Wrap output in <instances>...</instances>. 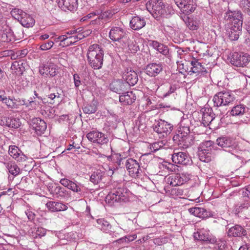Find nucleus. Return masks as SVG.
Here are the masks:
<instances>
[{
  "label": "nucleus",
  "instance_id": "obj_1",
  "mask_svg": "<svg viewBox=\"0 0 250 250\" xmlns=\"http://www.w3.org/2000/svg\"><path fill=\"white\" fill-rule=\"evenodd\" d=\"M146 6L147 10L157 20L160 17L168 18L174 13L172 6L162 0H149Z\"/></svg>",
  "mask_w": 250,
  "mask_h": 250
},
{
  "label": "nucleus",
  "instance_id": "obj_2",
  "mask_svg": "<svg viewBox=\"0 0 250 250\" xmlns=\"http://www.w3.org/2000/svg\"><path fill=\"white\" fill-rule=\"evenodd\" d=\"M104 51L101 46L97 44L90 45L86 57L90 66L94 69H100L103 64Z\"/></svg>",
  "mask_w": 250,
  "mask_h": 250
},
{
  "label": "nucleus",
  "instance_id": "obj_3",
  "mask_svg": "<svg viewBox=\"0 0 250 250\" xmlns=\"http://www.w3.org/2000/svg\"><path fill=\"white\" fill-rule=\"evenodd\" d=\"M128 189L120 184L107 194L105 197V201L112 205L115 203L125 202L128 199Z\"/></svg>",
  "mask_w": 250,
  "mask_h": 250
},
{
  "label": "nucleus",
  "instance_id": "obj_4",
  "mask_svg": "<svg viewBox=\"0 0 250 250\" xmlns=\"http://www.w3.org/2000/svg\"><path fill=\"white\" fill-rule=\"evenodd\" d=\"M235 100L234 95L230 91H223L216 94L213 98L214 106L229 105Z\"/></svg>",
  "mask_w": 250,
  "mask_h": 250
},
{
  "label": "nucleus",
  "instance_id": "obj_5",
  "mask_svg": "<svg viewBox=\"0 0 250 250\" xmlns=\"http://www.w3.org/2000/svg\"><path fill=\"white\" fill-rule=\"evenodd\" d=\"M112 145V142L111 141L110 147L111 149V154L110 156H108L107 157V159L109 161H111L115 164V167L109 168V174H113V169H117L118 168H122L125 166L124 163V161H125V156H124V154L114 152L113 150Z\"/></svg>",
  "mask_w": 250,
  "mask_h": 250
},
{
  "label": "nucleus",
  "instance_id": "obj_6",
  "mask_svg": "<svg viewBox=\"0 0 250 250\" xmlns=\"http://www.w3.org/2000/svg\"><path fill=\"white\" fill-rule=\"evenodd\" d=\"M250 61V56L244 52H234L230 58V63L237 67H244Z\"/></svg>",
  "mask_w": 250,
  "mask_h": 250
},
{
  "label": "nucleus",
  "instance_id": "obj_7",
  "mask_svg": "<svg viewBox=\"0 0 250 250\" xmlns=\"http://www.w3.org/2000/svg\"><path fill=\"white\" fill-rule=\"evenodd\" d=\"M86 137L91 142L99 146L106 145L109 141L106 134L98 130L89 132L86 134Z\"/></svg>",
  "mask_w": 250,
  "mask_h": 250
},
{
  "label": "nucleus",
  "instance_id": "obj_8",
  "mask_svg": "<svg viewBox=\"0 0 250 250\" xmlns=\"http://www.w3.org/2000/svg\"><path fill=\"white\" fill-rule=\"evenodd\" d=\"M95 226L103 232L108 233L112 237H117L121 233L120 230H112L111 225L104 218L97 219Z\"/></svg>",
  "mask_w": 250,
  "mask_h": 250
},
{
  "label": "nucleus",
  "instance_id": "obj_9",
  "mask_svg": "<svg viewBox=\"0 0 250 250\" xmlns=\"http://www.w3.org/2000/svg\"><path fill=\"white\" fill-rule=\"evenodd\" d=\"M217 144L226 151L233 154L236 151V145L234 141L228 137H220L216 140Z\"/></svg>",
  "mask_w": 250,
  "mask_h": 250
},
{
  "label": "nucleus",
  "instance_id": "obj_10",
  "mask_svg": "<svg viewBox=\"0 0 250 250\" xmlns=\"http://www.w3.org/2000/svg\"><path fill=\"white\" fill-rule=\"evenodd\" d=\"M125 167L129 175L133 177H139L142 171L138 162L132 158H128L125 161Z\"/></svg>",
  "mask_w": 250,
  "mask_h": 250
},
{
  "label": "nucleus",
  "instance_id": "obj_11",
  "mask_svg": "<svg viewBox=\"0 0 250 250\" xmlns=\"http://www.w3.org/2000/svg\"><path fill=\"white\" fill-rule=\"evenodd\" d=\"M190 179V175L187 173L172 174L167 178V182L173 187L184 184Z\"/></svg>",
  "mask_w": 250,
  "mask_h": 250
},
{
  "label": "nucleus",
  "instance_id": "obj_12",
  "mask_svg": "<svg viewBox=\"0 0 250 250\" xmlns=\"http://www.w3.org/2000/svg\"><path fill=\"white\" fill-rule=\"evenodd\" d=\"M173 129V125L164 120H160L156 122L153 129L158 134H161L160 137L167 136Z\"/></svg>",
  "mask_w": 250,
  "mask_h": 250
},
{
  "label": "nucleus",
  "instance_id": "obj_13",
  "mask_svg": "<svg viewBox=\"0 0 250 250\" xmlns=\"http://www.w3.org/2000/svg\"><path fill=\"white\" fill-rule=\"evenodd\" d=\"M213 142L211 141L203 143L200 146L199 156L201 161L208 162L211 159V147Z\"/></svg>",
  "mask_w": 250,
  "mask_h": 250
},
{
  "label": "nucleus",
  "instance_id": "obj_14",
  "mask_svg": "<svg viewBox=\"0 0 250 250\" xmlns=\"http://www.w3.org/2000/svg\"><path fill=\"white\" fill-rule=\"evenodd\" d=\"M174 1L181 12L186 15L190 14L196 8V5L193 0H174Z\"/></svg>",
  "mask_w": 250,
  "mask_h": 250
},
{
  "label": "nucleus",
  "instance_id": "obj_15",
  "mask_svg": "<svg viewBox=\"0 0 250 250\" xmlns=\"http://www.w3.org/2000/svg\"><path fill=\"white\" fill-rule=\"evenodd\" d=\"M172 162L176 164L188 165L191 163V159L186 152L174 151L171 156Z\"/></svg>",
  "mask_w": 250,
  "mask_h": 250
},
{
  "label": "nucleus",
  "instance_id": "obj_16",
  "mask_svg": "<svg viewBox=\"0 0 250 250\" xmlns=\"http://www.w3.org/2000/svg\"><path fill=\"white\" fill-rule=\"evenodd\" d=\"M163 69V67L161 63L151 62L145 66L144 71L149 77H156Z\"/></svg>",
  "mask_w": 250,
  "mask_h": 250
},
{
  "label": "nucleus",
  "instance_id": "obj_17",
  "mask_svg": "<svg viewBox=\"0 0 250 250\" xmlns=\"http://www.w3.org/2000/svg\"><path fill=\"white\" fill-rule=\"evenodd\" d=\"M39 72L43 77H53L57 74L56 66L54 63L48 62L40 67Z\"/></svg>",
  "mask_w": 250,
  "mask_h": 250
},
{
  "label": "nucleus",
  "instance_id": "obj_18",
  "mask_svg": "<svg viewBox=\"0 0 250 250\" xmlns=\"http://www.w3.org/2000/svg\"><path fill=\"white\" fill-rule=\"evenodd\" d=\"M225 18L231 22V25H242L243 17L240 11H229L226 13Z\"/></svg>",
  "mask_w": 250,
  "mask_h": 250
},
{
  "label": "nucleus",
  "instance_id": "obj_19",
  "mask_svg": "<svg viewBox=\"0 0 250 250\" xmlns=\"http://www.w3.org/2000/svg\"><path fill=\"white\" fill-rule=\"evenodd\" d=\"M32 127L38 135H41L45 131L47 125L46 123L40 118H36L32 121Z\"/></svg>",
  "mask_w": 250,
  "mask_h": 250
},
{
  "label": "nucleus",
  "instance_id": "obj_20",
  "mask_svg": "<svg viewBox=\"0 0 250 250\" xmlns=\"http://www.w3.org/2000/svg\"><path fill=\"white\" fill-rule=\"evenodd\" d=\"M125 34L126 32L124 28L121 27L114 26L110 30L109 37L113 41L119 42L125 37Z\"/></svg>",
  "mask_w": 250,
  "mask_h": 250
},
{
  "label": "nucleus",
  "instance_id": "obj_21",
  "mask_svg": "<svg viewBox=\"0 0 250 250\" xmlns=\"http://www.w3.org/2000/svg\"><path fill=\"white\" fill-rule=\"evenodd\" d=\"M8 151L10 155L17 161L24 162L27 159V156L16 146H10Z\"/></svg>",
  "mask_w": 250,
  "mask_h": 250
},
{
  "label": "nucleus",
  "instance_id": "obj_22",
  "mask_svg": "<svg viewBox=\"0 0 250 250\" xmlns=\"http://www.w3.org/2000/svg\"><path fill=\"white\" fill-rule=\"evenodd\" d=\"M227 231L228 236L229 237H242L246 235V230L241 226L239 225H235L234 226L229 228Z\"/></svg>",
  "mask_w": 250,
  "mask_h": 250
},
{
  "label": "nucleus",
  "instance_id": "obj_23",
  "mask_svg": "<svg viewBox=\"0 0 250 250\" xmlns=\"http://www.w3.org/2000/svg\"><path fill=\"white\" fill-rule=\"evenodd\" d=\"M15 40V36L11 28L8 25L3 27L0 32V41L2 42H9Z\"/></svg>",
  "mask_w": 250,
  "mask_h": 250
},
{
  "label": "nucleus",
  "instance_id": "obj_24",
  "mask_svg": "<svg viewBox=\"0 0 250 250\" xmlns=\"http://www.w3.org/2000/svg\"><path fill=\"white\" fill-rule=\"evenodd\" d=\"M123 78L125 80L126 83L129 85H134L138 81L137 73L131 68H127L124 74Z\"/></svg>",
  "mask_w": 250,
  "mask_h": 250
},
{
  "label": "nucleus",
  "instance_id": "obj_25",
  "mask_svg": "<svg viewBox=\"0 0 250 250\" xmlns=\"http://www.w3.org/2000/svg\"><path fill=\"white\" fill-rule=\"evenodd\" d=\"M60 183L73 192L78 193L81 191L82 185L76 181H72L66 178H62Z\"/></svg>",
  "mask_w": 250,
  "mask_h": 250
},
{
  "label": "nucleus",
  "instance_id": "obj_26",
  "mask_svg": "<svg viewBox=\"0 0 250 250\" xmlns=\"http://www.w3.org/2000/svg\"><path fill=\"white\" fill-rule=\"evenodd\" d=\"M202 113V123L205 126H207L211 123L214 119V114L212 112V108H204L201 110Z\"/></svg>",
  "mask_w": 250,
  "mask_h": 250
},
{
  "label": "nucleus",
  "instance_id": "obj_27",
  "mask_svg": "<svg viewBox=\"0 0 250 250\" xmlns=\"http://www.w3.org/2000/svg\"><path fill=\"white\" fill-rule=\"evenodd\" d=\"M173 141L176 145H182L183 147L186 148L188 147L190 145V141L192 139H189L188 137H186L183 134H181L178 131L173 137Z\"/></svg>",
  "mask_w": 250,
  "mask_h": 250
},
{
  "label": "nucleus",
  "instance_id": "obj_28",
  "mask_svg": "<svg viewBox=\"0 0 250 250\" xmlns=\"http://www.w3.org/2000/svg\"><path fill=\"white\" fill-rule=\"evenodd\" d=\"M242 25H230L227 29V34L231 41H236L241 34Z\"/></svg>",
  "mask_w": 250,
  "mask_h": 250
},
{
  "label": "nucleus",
  "instance_id": "obj_29",
  "mask_svg": "<svg viewBox=\"0 0 250 250\" xmlns=\"http://www.w3.org/2000/svg\"><path fill=\"white\" fill-rule=\"evenodd\" d=\"M59 6L63 10L71 11L75 10L77 7V0H57Z\"/></svg>",
  "mask_w": 250,
  "mask_h": 250
},
{
  "label": "nucleus",
  "instance_id": "obj_30",
  "mask_svg": "<svg viewBox=\"0 0 250 250\" xmlns=\"http://www.w3.org/2000/svg\"><path fill=\"white\" fill-rule=\"evenodd\" d=\"M48 209L51 212L64 211L67 209L66 205L58 202L49 201L46 204Z\"/></svg>",
  "mask_w": 250,
  "mask_h": 250
},
{
  "label": "nucleus",
  "instance_id": "obj_31",
  "mask_svg": "<svg viewBox=\"0 0 250 250\" xmlns=\"http://www.w3.org/2000/svg\"><path fill=\"white\" fill-rule=\"evenodd\" d=\"M146 21L144 18L134 16L130 21V27L134 30L142 29L146 25Z\"/></svg>",
  "mask_w": 250,
  "mask_h": 250
},
{
  "label": "nucleus",
  "instance_id": "obj_32",
  "mask_svg": "<svg viewBox=\"0 0 250 250\" xmlns=\"http://www.w3.org/2000/svg\"><path fill=\"white\" fill-rule=\"evenodd\" d=\"M195 239L200 241L211 242L212 239L210 237L208 230L204 228L198 229L196 232L194 233Z\"/></svg>",
  "mask_w": 250,
  "mask_h": 250
},
{
  "label": "nucleus",
  "instance_id": "obj_33",
  "mask_svg": "<svg viewBox=\"0 0 250 250\" xmlns=\"http://www.w3.org/2000/svg\"><path fill=\"white\" fill-rule=\"evenodd\" d=\"M136 100V96L132 92H127L120 96L119 101L123 105L131 104Z\"/></svg>",
  "mask_w": 250,
  "mask_h": 250
},
{
  "label": "nucleus",
  "instance_id": "obj_34",
  "mask_svg": "<svg viewBox=\"0 0 250 250\" xmlns=\"http://www.w3.org/2000/svg\"><path fill=\"white\" fill-rule=\"evenodd\" d=\"M127 84L122 80H116L113 81L110 84V89L118 94H120L122 91L125 90Z\"/></svg>",
  "mask_w": 250,
  "mask_h": 250
},
{
  "label": "nucleus",
  "instance_id": "obj_35",
  "mask_svg": "<svg viewBox=\"0 0 250 250\" xmlns=\"http://www.w3.org/2000/svg\"><path fill=\"white\" fill-rule=\"evenodd\" d=\"M248 110L246 105L240 104L234 106L230 112L232 116H240L244 115Z\"/></svg>",
  "mask_w": 250,
  "mask_h": 250
},
{
  "label": "nucleus",
  "instance_id": "obj_36",
  "mask_svg": "<svg viewBox=\"0 0 250 250\" xmlns=\"http://www.w3.org/2000/svg\"><path fill=\"white\" fill-rule=\"evenodd\" d=\"M149 45L163 55H167L169 53L168 47L157 41H151L149 43Z\"/></svg>",
  "mask_w": 250,
  "mask_h": 250
},
{
  "label": "nucleus",
  "instance_id": "obj_37",
  "mask_svg": "<svg viewBox=\"0 0 250 250\" xmlns=\"http://www.w3.org/2000/svg\"><path fill=\"white\" fill-rule=\"evenodd\" d=\"M189 212L199 218H206L208 216V213L203 208L193 207L188 209Z\"/></svg>",
  "mask_w": 250,
  "mask_h": 250
},
{
  "label": "nucleus",
  "instance_id": "obj_38",
  "mask_svg": "<svg viewBox=\"0 0 250 250\" xmlns=\"http://www.w3.org/2000/svg\"><path fill=\"white\" fill-rule=\"evenodd\" d=\"M22 18L19 21L22 26L25 27H32L35 22V20L30 15L25 13Z\"/></svg>",
  "mask_w": 250,
  "mask_h": 250
},
{
  "label": "nucleus",
  "instance_id": "obj_39",
  "mask_svg": "<svg viewBox=\"0 0 250 250\" xmlns=\"http://www.w3.org/2000/svg\"><path fill=\"white\" fill-rule=\"evenodd\" d=\"M104 176V172L98 169L94 171L90 177V181L94 185L100 183Z\"/></svg>",
  "mask_w": 250,
  "mask_h": 250
},
{
  "label": "nucleus",
  "instance_id": "obj_40",
  "mask_svg": "<svg viewBox=\"0 0 250 250\" xmlns=\"http://www.w3.org/2000/svg\"><path fill=\"white\" fill-rule=\"evenodd\" d=\"M190 64L191 67L189 72L193 73H199L202 72L205 70V67L202 65V63L200 62L198 60L193 59L190 62Z\"/></svg>",
  "mask_w": 250,
  "mask_h": 250
},
{
  "label": "nucleus",
  "instance_id": "obj_41",
  "mask_svg": "<svg viewBox=\"0 0 250 250\" xmlns=\"http://www.w3.org/2000/svg\"><path fill=\"white\" fill-rule=\"evenodd\" d=\"M98 103L95 100H93L91 103L84 105L83 108V111L85 114H92L95 113L97 109Z\"/></svg>",
  "mask_w": 250,
  "mask_h": 250
},
{
  "label": "nucleus",
  "instance_id": "obj_42",
  "mask_svg": "<svg viewBox=\"0 0 250 250\" xmlns=\"http://www.w3.org/2000/svg\"><path fill=\"white\" fill-rule=\"evenodd\" d=\"M210 243H214L212 250H227L228 249L227 242L224 240L219 239L217 240L212 239Z\"/></svg>",
  "mask_w": 250,
  "mask_h": 250
},
{
  "label": "nucleus",
  "instance_id": "obj_43",
  "mask_svg": "<svg viewBox=\"0 0 250 250\" xmlns=\"http://www.w3.org/2000/svg\"><path fill=\"white\" fill-rule=\"evenodd\" d=\"M6 167L9 172L15 177L18 175L20 172V169L18 166L14 163L9 162L6 164Z\"/></svg>",
  "mask_w": 250,
  "mask_h": 250
},
{
  "label": "nucleus",
  "instance_id": "obj_44",
  "mask_svg": "<svg viewBox=\"0 0 250 250\" xmlns=\"http://www.w3.org/2000/svg\"><path fill=\"white\" fill-rule=\"evenodd\" d=\"M110 13L108 11L104 12L100 14V15L97 16L96 18L91 20V24H100V21H106V19L110 17Z\"/></svg>",
  "mask_w": 250,
  "mask_h": 250
},
{
  "label": "nucleus",
  "instance_id": "obj_45",
  "mask_svg": "<svg viewBox=\"0 0 250 250\" xmlns=\"http://www.w3.org/2000/svg\"><path fill=\"white\" fill-rule=\"evenodd\" d=\"M180 132L181 134H183L186 137H188L189 139H191V138L189 135L190 133V129L188 125H186V123H184V121H182L180 123L178 130H177Z\"/></svg>",
  "mask_w": 250,
  "mask_h": 250
},
{
  "label": "nucleus",
  "instance_id": "obj_46",
  "mask_svg": "<svg viewBox=\"0 0 250 250\" xmlns=\"http://www.w3.org/2000/svg\"><path fill=\"white\" fill-rule=\"evenodd\" d=\"M6 125L12 128H17L21 125L20 120L14 118H8L6 120Z\"/></svg>",
  "mask_w": 250,
  "mask_h": 250
},
{
  "label": "nucleus",
  "instance_id": "obj_47",
  "mask_svg": "<svg viewBox=\"0 0 250 250\" xmlns=\"http://www.w3.org/2000/svg\"><path fill=\"white\" fill-rule=\"evenodd\" d=\"M52 193L56 197H64L66 195V191L63 188L60 186H57L52 190Z\"/></svg>",
  "mask_w": 250,
  "mask_h": 250
},
{
  "label": "nucleus",
  "instance_id": "obj_48",
  "mask_svg": "<svg viewBox=\"0 0 250 250\" xmlns=\"http://www.w3.org/2000/svg\"><path fill=\"white\" fill-rule=\"evenodd\" d=\"M84 36L82 34H78L77 35H74L68 37V42L67 43H64L65 46H68L74 44L78 41L83 38Z\"/></svg>",
  "mask_w": 250,
  "mask_h": 250
},
{
  "label": "nucleus",
  "instance_id": "obj_49",
  "mask_svg": "<svg viewBox=\"0 0 250 250\" xmlns=\"http://www.w3.org/2000/svg\"><path fill=\"white\" fill-rule=\"evenodd\" d=\"M22 62L15 61L12 63L11 69L13 71V73L16 74H21L22 73L23 69L22 66Z\"/></svg>",
  "mask_w": 250,
  "mask_h": 250
},
{
  "label": "nucleus",
  "instance_id": "obj_50",
  "mask_svg": "<svg viewBox=\"0 0 250 250\" xmlns=\"http://www.w3.org/2000/svg\"><path fill=\"white\" fill-rule=\"evenodd\" d=\"M25 12H23L22 10L19 8H13L11 11V15L15 19L17 20L18 21L23 16V14Z\"/></svg>",
  "mask_w": 250,
  "mask_h": 250
},
{
  "label": "nucleus",
  "instance_id": "obj_51",
  "mask_svg": "<svg viewBox=\"0 0 250 250\" xmlns=\"http://www.w3.org/2000/svg\"><path fill=\"white\" fill-rule=\"evenodd\" d=\"M14 109H18L20 108V106L21 105H25L26 106H28L27 102L25 99H15L14 98Z\"/></svg>",
  "mask_w": 250,
  "mask_h": 250
},
{
  "label": "nucleus",
  "instance_id": "obj_52",
  "mask_svg": "<svg viewBox=\"0 0 250 250\" xmlns=\"http://www.w3.org/2000/svg\"><path fill=\"white\" fill-rule=\"evenodd\" d=\"M240 5L244 11L250 15V0H241Z\"/></svg>",
  "mask_w": 250,
  "mask_h": 250
},
{
  "label": "nucleus",
  "instance_id": "obj_53",
  "mask_svg": "<svg viewBox=\"0 0 250 250\" xmlns=\"http://www.w3.org/2000/svg\"><path fill=\"white\" fill-rule=\"evenodd\" d=\"M164 144L162 141L154 143L150 145V149L152 151H156L163 147Z\"/></svg>",
  "mask_w": 250,
  "mask_h": 250
},
{
  "label": "nucleus",
  "instance_id": "obj_54",
  "mask_svg": "<svg viewBox=\"0 0 250 250\" xmlns=\"http://www.w3.org/2000/svg\"><path fill=\"white\" fill-rule=\"evenodd\" d=\"M14 98H6L3 104H5L8 109H14Z\"/></svg>",
  "mask_w": 250,
  "mask_h": 250
},
{
  "label": "nucleus",
  "instance_id": "obj_55",
  "mask_svg": "<svg viewBox=\"0 0 250 250\" xmlns=\"http://www.w3.org/2000/svg\"><path fill=\"white\" fill-rule=\"evenodd\" d=\"M53 44L54 42L53 41H48L42 43L40 46V48L42 50H48L53 46Z\"/></svg>",
  "mask_w": 250,
  "mask_h": 250
},
{
  "label": "nucleus",
  "instance_id": "obj_56",
  "mask_svg": "<svg viewBox=\"0 0 250 250\" xmlns=\"http://www.w3.org/2000/svg\"><path fill=\"white\" fill-rule=\"evenodd\" d=\"M176 89L177 87L175 84L170 85L168 91L164 94L163 97H167L169 96L171 94L174 93L176 90Z\"/></svg>",
  "mask_w": 250,
  "mask_h": 250
},
{
  "label": "nucleus",
  "instance_id": "obj_57",
  "mask_svg": "<svg viewBox=\"0 0 250 250\" xmlns=\"http://www.w3.org/2000/svg\"><path fill=\"white\" fill-rule=\"evenodd\" d=\"M187 24L190 30H196L198 28V24L192 20L188 21Z\"/></svg>",
  "mask_w": 250,
  "mask_h": 250
},
{
  "label": "nucleus",
  "instance_id": "obj_58",
  "mask_svg": "<svg viewBox=\"0 0 250 250\" xmlns=\"http://www.w3.org/2000/svg\"><path fill=\"white\" fill-rule=\"evenodd\" d=\"M25 213L28 218V219L30 221H33L35 219V214L30 209H27L25 211Z\"/></svg>",
  "mask_w": 250,
  "mask_h": 250
},
{
  "label": "nucleus",
  "instance_id": "obj_59",
  "mask_svg": "<svg viewBox=\"0 0 250 250\" xmlns=\"http://www.w3.org/2000/svg\"><path fill=\"white\" fill-rule=\"evenodd\" d=\"M16 51L19 59L24 57L28 53L27 50L26 49L23 50H17Z\"/></svg>",
  "mask_w": 250,
  "mask_h": 250
},
{
  "label": "nucleus",
  "instance_id": "obj_60",
  "mask_svg": "<svg viewBox=\"0 0 250 250\" xmlns=\"http://www.w3.org/2000/svg\"><path fill=\"white\" fill-rule=\"evenodd\" d=\"M97 15L96 14V13H95V12L90 13L87 14V15L83 17L81 19V21H84L89 19H94L95 17H97Z\"/></svg>",
  "mask_w": 250,
  "mask_h": 250
},
{
  "label": "nucleus",
  "instance_id": "obj_61",
  "mask_svg": "<svg viewBox=\"0 0 250 250\" xmlns=\"http://www.w3.org/2000/svg\"><path fill=\"white\" fill-rule=\"evenodd\" d=\"M46 233V230L43 228H38L36 230V235L40 237L44 236Z\"/></svg>",
  "mask_w": 250,
  "mask_h": 250
},
{
  "label": "nucleus",
  "instance_id": "obj_62",
  "mask_svg": "<svg viewBox=\"0 0 250 250\" xmlns=\"http://www.w3.org/2000/svg\"><path fill=\"white\" fill-rule=\"evenodd\" d=\"M73 79L75 86L76 87H79L81 84V81L79 75L77 74H74L73 75Z\"/></svg>",
  "mask_w": 250,
  "mask_h": 250
},
{
  "label": "nucleus",
  "instance_id": "obj_63",
  "mask_svg": "<svg viewBox=\"0 0 250 250\" xmlns=\"http://www.w3.org/2000/svg\"><path fill=\"white\" fill-rule=\"evenodd\" d=\"M243 195L244 197H248L250 199V185L246 187L243 191Z\"/></svg>",
  "mask_w": 250,
  "mask_h": 250
},
{
  "label": "nucleus",
  "instance_id": "obj_64",
  "mask_svg": "<svg viewBox=\"0 0 250 250\" xmlns=\"http://www.w3.org/2000/svg\"><path fill=\"white\" fill-rule=\"evenodd\" d=\"M48 98L50 99L51 101H53L55 98H60L61 94L57 91L56 92L51 93L48 95Z\"/></svg>",
  "mask_w": 250,
  "mask_h": 250
}]
</instances>
